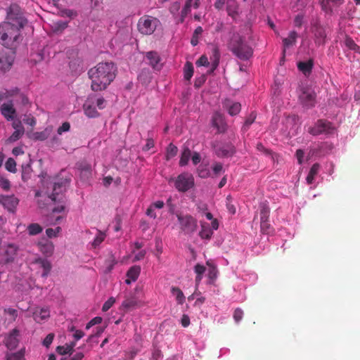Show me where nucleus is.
Segmentation results:
<instances>
[{
  "instance_id": "1",
  "label": "nucleus",
  "mask_w": 360,
  "mask_h": 360,
  "mask_svg": "<svg viewBox=\"0 0 360 360\" xmlns=\"http://www.w3.org/2000/svg\"><path fill=\"white\" fill-rule=\"evenodd\" d=\"M116 67L111 62L99 63L91 68L88 75L91 81V89L94 91L104 90L114 80Z\"/></svg>"
},
{
  "instance_id": "2",
  "label": "nucleus",
  "mask_w": 360,
  "mask_h": 360,
  "mask_svg": "<svg viewBox=\"0 0 360 360\" xmlns=\"http://www.w3.org/2000/svg\"><path fill=\"white\" fill-rule=\"evenodd\" d=\"M27 23L21 14L9 13L7 21L0 25V41L6 46H13L20 36V29Z\"/></svg>"
},
{
  "instance_id": "3",
  "label": "nucleus",
  "mask_w": 360,
  "mask_h": 360,
  "mask_svg": "<svg viewBox=\"0 0 360 360\" xmlns=\"http://www.w3.org/2000/svg\"><path fill=\"white\" fill-rule=\"evenodd\" d=\"M52 193L46 191L49 198L58 203L51 209V212L48 216L47 225H54L58 224L65 217V201L62 193L65 191V187L62 184L54 183L52 186Z\"/></svg>"
},
{
  "instance_id": "4",
  "label": "nucleus",
  "mask_w": 360,
  "mask_h": 360,
  "mask_svg": "<svg viewBox=\"0 0 360 360\" xmlns=\"http://www.w3.org/2000/svg\"><path fill=\"white\" fill-rule=\"evenodd\" d=\"M249 37L239 33L233 34L229 46L233 53L242 60H248L252 55V49L248 45Z\"/></svg>"
},
{
  "instance_id": "5",
  "label": "nucleus",
  "mask_w": 360,
  "mask_h": 360,
  "mask_svg": "<svg viewBox=\"0 0 360 360\" xmlns=\"http://www.w3.org/2000/svg\"><path fill=\"white\" fill-rule=\"evenodd\" d=\"M106 106L105 100L101 96H90L85 101L83 109L84 114L90 118L99 116L98 110H103Z\"/></svg>"
},
{
  "instance_id": "6",
  "label": "nucleus",
  "mask_w": 360,
  "mask_h": 360,
  "mask_svg": "<svg viewBox=\"0 0 360 360\" xmlns=\"http://www.w3.org/2000/svg\"><path fill=\"white\" fill-rule=\"evenodd\" d=\"M159 25V20L150 15L141 17L137 24L139 31L146 35L153 34Z\"/></svg>"
},
{
  "instance_id": "7",
  "label": "nucleus",
  "mask_w": 360,
  "mask_h": 360,
  "mask_svg": "<svg viewBox=\"0 0 360 360\" xmlns=\"http://www.w3.org/2000/svg\"><path fill=\"white\" fill-rule=\"evenodd\" d=\"M299 101L303 108L309 109L316 104V94L313 89L302 86L299 90Z\"/></svg>"
},
{
  "instance_id": "8",
  "label": "nucleus",
  "mask_w": 360,
  "mask_h": 360,
  "mask_svg": "<svg viewBox=\"0 0 360 360\" xmlns=\"http://www.w3.org/2000/svg\"><path fill=\"white\" fill-rule=\"evenodd\" d=\"M19 247L14 243L4 244L0 250V263H12L17 258Z\"/></svg>"
},
{
  "instance_id": "9",
  "label": "nucleus",
  "mask_w": 360,
  "mask_h": 360,
  "mask_svg": "<svg viewBox=\"0 0 360 360\" xmlns=\"http://www.w3.org/2000/svg\"><path fill=\"white\" fill-rule=\"evenodd\" d=\"M194 177L191 174L182 173L175 179V188L180 192H186L194 186Z\"/></svg>"
},
{
  "instance_id": "10",
  "label": "nucleus",
  "mask_w": 360,
  "mask_h": 360,
  "mask_svg": "<svg viewBox=\"0 0 360 360\" xmlns=\"http://www.w3.org/2000/svg\"><path fill=\"white\" fill-rule=\"evenodd\" d=\"M30 264L32 270L37 271L44 278L49 275L51 269L50 262L41 257H37L30 261Z\"/></svg>"
},
{
  "instance_id": "11",
  "label": "nucleus",
  "mask_w": 360,
  "mask_h": 360,
  "mask_svg": "<svg viewBox=\"0 0 360 360\" xmlns=\"http://www.w3.org/2000/svg\"><path fill=\"white\" fill-rule=\"evenodd\" d=\"M177 219L180 224L181 229L186 233H193L197 228V221L192 216L188 214H178Z\"/></svg>"
},
{
  "instance_id": "12",
  "label": "nucleus",
  "mask_w": 360,
  "mask_h": 360,
  "mask_svg": "<svg viewBox=\"0 0 360 360\" xmlns=\"http://www.w3.org/2000/svg\"><path fill=\"white\" fill-rule=\"evenodd\" d=\"M27 311L37 323H42L48 320L50 311L47 307H29Z\"/></svg>"
},
{
  "instance_id": "13",
  "label": "nucleus",
  "mask_w": 360,
  "mask_h": 360,
  "mask_svg": "<svg viewBox=\"0 0 360 360\" xmlns=\"http://www.w3.org/2000/svg\"><path fill=\"white\" fill-rule=\"evenodd\" d=\"M201 229L199 232V236L203 240H210L213 234V231L219 227L217 220H212V224L200 221Z\"/></svg>"
},
{
  "instance_id": "14",
  "label": "nucleus",
  "mask_w": 360,
  "mask_h": 360,
  "mask_svg": "<svg viewBox=\"0 0 360 360\" xmlns=\"http://www.w3.org/2000/svg\"><path fill=\"white\" fill-rule=\"evenodd\" d=\"M334 131V128L330 123L319 120L313 127L309 129V132L313 135H319L321 134H330Z\"/></svg>"
},
{
  "instance_id": "15",
  "label": "nucleus",
  "mask_w": 360,
  "mask_h": 360,
  "mask_svg": "<svg viewBox=\"0 0 360 360\" xmlns=\"http://www.w3.org/2000/svg\"><path fill=\"white\" fill-rule=\"evenodd\" d=\"M19 340L20 330L18 328H13L5 335L4 342L8 349H13L17 347Z\"/></svg>"
},
{
  "instance_id": "16",
  "label": "nucleus",
  "mask_w": 360,
  "mask_h": 360,
  "mask_svg": "<svg viewBox=\"0 0 360 360\" xmlns=\"http://www.w3.org/2000/svg\"><path fill=\"white\" fill-rule=\"evenodd\" d=\"M0 112L8 121L14 120L17 115L13 103L11 101L3 103L0 107Z\"/></svg>"
},
{
  "instance_id": "17",
  "label": "nucleus",
  "mask_w": 360,
  "mask_h": 360,
  "mask_svg": "<svg viewBox=\"0 0 360 360\" xmlns=\"http://www.w3.org/2000/svg\"><path fill=\"white\" fill-rule=\"evenodd\" d=\"M218 54L217 51L214 50V58L211 59V69L210 72H212L218 65ZM210 65V62L208 60V58L206 56H202L197 61L196 65L198 67L205 66L209 67Z\"/></svg>"
},
{
  "instance_id": "18",
  "label": "nucleus",
  "mask_w": 360,
  "mask_h": 360,
  "mask_svg": "<svg viewBox=\"0 0 360 360\" xmlns=\"http://www.w3.org/2000/svg\"><path fill=\"white\" fill-rule=\"evenodd\" d=\"M0 202L8 211L13 212L18 204V199L14 195H4L0 198Z\"/></svg>"
},
{
  "instance_id": "19",
  "label": "nucleus",
  "mask_w": 360,
  "mask_h": 360,
  "mask_svg": "<svg viewBox=\"0 0 360 360\" xmlns=\"http://www.w3.org/2000/svg\"><path fill=\"white\" fill-rule=\"evenodd\" d=\"M53 131V127L49 126L41 131H35L30 133L29 137L34 141H44L47 139Z\"/></svg>"
},
{
  "instance_id": "20",
  "label": "nucleus",
  "mask_w": 360,
  "mask_h": 360,
  "mask_svg": "<svg viewBox=\"0 0 360 360\" xmlns=\"http://www.w3.org/2000/svg\"><path fill=\"white\" fill-rule=\"evenodd\" d=\"M140 272L141 267L139 266H134L131 267L127 273V278L126 279L125 283L129 285L131 282L136 281L139 276Z\"/></svg>"
},
{
  "instance_id": "21",
  "label": "nucleus",
  "mask_w": 360,
  "mask_h": 360,
  "mask_svg": "<svg viewBox=\"0 0 360 360\" xmlns=\"http://www.w3.org/2000/svg\"><path fill=\"white\" fill-rule=\"evenodd\" d=\"M224 108L228 110L229 113L233 116L237 115L240 111V104L231 100H226L224 101Z\"/></svg>"
},
{
  "instance_id": "22",
  "label": "nucleus",
  "mask_w": 360,
  "mask_h": 360,
  "mask_svg": "<svg viewBox=\"0 0 360 360\" xmlns=\"http://www.w3.org/2000/svg\"><path fill=\"white\" fill-rule=\"evenodd\" d=\"M38 248L40 252L46 257L51 256L54 251V245L49 241L39 243Z\"/></svg>"
},
{
  "instance_id": "23",
  "label": "nucleus",
  "mask_w": 360,
  "mask_h": 360,
  "mask_svg": "<svg viewBox=\"0 0 360 360\" xmlns=\"http://www.w3.org/2000/svg\"><path fill=\"white\" fill-rule=\"evenodd\" d=\"M323 10L326 13L332 12L334 7L343 3V0H320Z\"/></svg>"
},
{
  "instance_id": "24",
  "label": "nucleus",
  "mask_w": 360,
  "mask_h": 360,
  "mask_svg": "<svg viewBox=\"0 0 360 360\" xmlns=\"http://www.w3.org/2000/svg\"><path fill=\"white\" fill-rule=\"evenodd\" d=\"M146 58L149 60V64L153 69L159 70L161 68L160 64V57L155 52H148L146 53Z\"/></svg>"
},
{
  "instance_id": "25",
  "label": "nucleus",
  "mask_w": 360,
  "mask_h": 360,
  "mask_svg": "<svg viewBox=\"0 0 360 360\" xmlns=\"http://www.w3.org/2000/svg\"><path fill=\"white\" fill-rule=\"evenodd\" d=\"M212 124L217 129L219 132H222L225 130L226 124L220 113L217 112L212 117Z\"/></svg>"
},
{
  "instance_id": "26",
  "label": "nucleus",
  "mask_w": 360,
  "mask_h": 360,
  "mask_svg": "<svg viewBox=\"0 0 360 360\" xmlns=\"http://www.w3.org/2000/svg\"><path fill=\"white\" fill-rule=\"evenodd\" d=\"M314 32L315 37V43L318 45L323 44L326 36L324 29L321 26H318L315 27Z\"/></svg>"
},
{
  "instance_id": "27",
  "label": "nucleus",
  "mask_w": 360,
  "mask_h": 360,
  "mask_svg": "<svg viewBox=\"0 0 360 360\" xmlns=\"http://www.w3.org/2000/svg\"><path fill=\"white\" fill-rule=\"evenodd\" d=\"M206 264L207 266V269L206 271L207 276L210 279V283H212L217 277V270L216 266L213 264L212 261H207Z\"/></svg>"
},
{
  "instance_id": "28",
  "label": "nucleus",
  "mask_w": 360,
  "mask_h": 360,
  "mask_svg": "<svg viewBox=\"0 0 360 360\" xmlns=\"http://www.w3.org/2000/svg\"><path fill=\"white\" fill-rule=\"evenodd\" d=\"M17 316L18 311L16 309L12 308H6L4 309V318L8 323L14 322Z\"/></svg>"
},
{
  "instance_id": "29",
  "label": "nucleus",
  "mask_w": 360,
  "mask_h": 360,
  "mask_svg": "<svg viewBox=\"0 0 360 360\" xmlns=\"http://www.w3.org/2000/svg\"><path fill=\"white\" fill-rule=\"evenodd\" d=\"M200 0H187L186 4L185 5V7L181 11V21H183V18L187 15V13L189 12L190 8L191 7L194 8H198L200 5Z\"/></svg>"
},
{
  "instance_id": "30",
  "label": "nucleus",
  "mask_w": 360,
  "mask_h": 360,
  "mask_svg": "<svg viewBox=\"0 0 360 360\" xmlns=\"http://www.w3.org/2000/svg\"><path fill=\"white\" fill-rule=\"evenodd\" d=\"M13 62V58L12 56H3L0 58V70L6 71L8 70L12 65Z\"/></svg>"
},
{
  "instance_id": "31",
  "label": "nucleus",
  "mask_w": 360,
  "mask_h": 360,
  "mask_svg": "<svg viewBox=\"0 0 360 360\" xmlns=\"http://www.w3.org/2000/svg\"><path fill=\"white\" fill-rule=\"evenodd\" d=\"M297 34L295 32H290L288 36V37L283 39V46H284V51H285L286 49H288L291 46H292L297 39Z\"/></svg>"
},
{
  "instance_id": "32",
  "label": "nucleus",
  "mask_w": 360,
  "mask_h": 360,
  "mask_svg": "<svg viewBox=\"0 0 360 360\" xmlns=\"http://www.w3.org/2000/svg\"><path fill=\"white\" fill-rule=\"evenodd\" d=\"M215 150L219 156H229L234 152L233 148L231 146H224L221 148H217Z\"/></svg>"
},
{
  "instance_id": "33",
  "label": "nucleus",
  "mask_w": 360,
  "mask_h": 360,
  "mask_svg": "<svg viewBox=\"0 0 360 360\" xmlns=\"http://www.w3.org/2000/svg\"><path fill=\"white\" fill-rule=\"evenodd\" d=\"M195 273L197 274L195 278L196 285H198L202 278L203 274L206 272L207 268L202 265L197 264L194 268Z\"/></svg>"
},
{
  "instance_id": "34",
  "label": "nucleus",
  "mask_w": 360,
  "mask_h": 360,
  "mask_svg": "<svg viewBox=\"0 0 360 360\" xmlns=\"http://www.w3.org/2000/svg\"><path fill=\"white\" fill-rule=\"evenodd\" d=\"M320 166L319 164H314L307 176V182L308 184H311L314 182V178L319 171Z\"/></svg>"
},
{
  "instance_id": "35",
  "label": "nucleus",
  "mask_w": 360,
  "mask_h": 360,
  "mask_svg": "<svg viewBox=\"0 0 360 360\" xmlns=\"http://www.w3.org/2000/svg\"><path fill=\"white\" fill-rule=\"evenodd\" d=\"M172 294L175 297L178 304H182L185 301V297L183 292L178 288L172 287L171 289Z\"/></svg>"
},
{
  "instance_id": "36",
  "label": "nucleus",
  "mask_w": 360,
  "mask_h": 360,
  "mask_svg": "<svg viewBox=\"0 0 360 360\" xmlns=\"http://www.w3.org/2000/svg\"><path fill=\"white\" fill-rule=\"evenodd\" d=\"M68 27V22L58 20L53 22L51 28L54 32H61Z\"/></svg>"
},
{
  "instance_id": "37",
  "label": "nucleus",
  "mask_w": 360,
  "mask_h": 360,
  "mask_svg": "<svg viewBox=\"0 0 360 360\" xmlns=\"http://www.w3.org/2000/svg\"><path fill=\"white\" fill-rule=\"evenodd\" d=\"M198 176L201 178H207L212 176V172L210 171L207 165L202 164L198 168Z\"/></svg>"
},
{
  "instance_id": "38",
  "label": "nucleus",
  "mask_w": 360,
  "mask_h": 360,
  "mask_svg": "<svg viewBox=\"0 0 360 360\" xmlns=\"http://www.w3.org/2000/svg\"><path fill=\"white\" fill-rule=\"evenodd\" d=\"M345 45L350 50H352L356 53H360V46H359L354 40L349 37H346L345 39Z\"/></svg>"
},
{
  "instance_id": "39",
  "label": "nucleus",
  "mask_w": 360,
  "mask_h": 360,
  "mask_svg": "<svg viewBox=\"0 0 360 360\" xmlns=\"http://www.w3.org/2000/svg\"><path fill=\"white\" fill-rule=\"evenodd\" d=\"M138 304L139 300L136 297H131L127 298L124 301H123L122 307L125 309H131L136 307Z\"/></svg>"
},
{
  "instance_id": "40",
  "label": "nucleus",
  "mask_w": 360,
  "mask_h": 360,
  "mask_svg": "<svg viewBox=\"0 0 360 360\" xmlns=\"http://www.w3.org/2000/svg\"><path fill=\"white\" fill-rule=\"evenodd\" d=\"M191 158V151L188 148H185L181 153L179 165L181 166L186 165Z\"/></svg>"
},
{
  "instance_id": "41",
  "label": "nucleus",
  "mask_w": 360,
  "mask_h": 360,
  "mask_svg": "<svg viewBox=\"0 0 360 360\" xmlns=\"http://www.w3.org/2000/svg\"><path fill=\"white\" fill-rule=\"evenodd\" d=\"M312 63L311 61L300 62L298 63L299 70L302 72L305 75H308L311 70Z\"/></svg>"
},
{
  "instance_id": "42",
  "label": "nucleus",
  "mask_w": 360,
  "mask_h": 360,
  "mask_svg": "<svg viewBox=\"0 0 360 360\" xmlns=\"http://www.w3.org/2000/svg\"><path fill=\"white\" fill-rule=\"evenodd\" d=\"M6 360H25V351L21 349L17 352L7 354Z\"/></svg>"
},
{
  "instance_id": "43",
  "label": "nucleus",
  "mask_w": 360,
  "mask_h": 360,
  "mask_svg": "<svg viewBox=\"0 0 360 360\" xmlns=\"http://www.w3.org/2000/svg\"><path fill=\"white\" fill-rule=\"evenodd\" d=\"M75 345V343L66 344L63 346H58L56 349L58 354L64 355L70 353L73 350Z\"/></svg>"
},
{
  "instance_id": "44",
  "label": "nucleus",
  "mask_w": 360,
  "mask_h": 360,
  "mask_svg": "<svg viewBox=\"0 0 360 360\" xmlns=\"http://www.w3.org/2000/svg\"><path fill=\"white\" fill-rule=\"evenodd\" d=\"M27 231L30 235H37L42 231L41 226L38 224H31L27 226Z\"/></svg>"
},
{
  "instance_id": "45",
  "label": "nucleus",
  "mask_w": 360,
  "mask_h": 360,
  "mask_svg": "<svg viewBox=\"0 0 360 360\" xmlns=\"http://www.w3.org/2000/svg\"><path fill=\"white\" fill-rule=\"evenodd\" d=\"M184 78L186 80H190L193 74V68L191 63H186L184 66Z\"/></svg>"
},
{
  "instance_id": "46",
  "label": "nucleus",
  "mask_w": 360,
  "mask_h": 360,
  "mask_svg": "<svg viewBox=\"0 0 360 360\" xmlns=\"http://www.w3.org/2000/svg\"><path fill=\"white\" fill-rule=\"evenodd\" d=\"M227 11L230 15L237 13V4L235 0H227Z\"/></svg>"
},
{
  "instance_id": "47",
  "label": "nucleus",
  "mask_w": 360,
  "mask_h": 360,
  "mask_svg": "<svg viewBox=\"0 0 360 360\" xmlns=\"http://www.w3.org/2000/svg\"><path fill=\"white\" fill-rule=\"evenodd\" d=\"M105 234L101 231H98L94 241L92 242V245L94 248L98 247L105 239Z\"/></svg>"
},
{
  "instance_id": "48",
  "label": "nucleus",
  "mask_w": 360,
  "mask_h": 360,
  "mask_svg": "<svg viewBox=\"0 0 360 360\" xmlns=\"http://www.w3.org/2000/svg\"><path fill=\"white\" fill-rule=\"evenodd\" d=\"M25 130H14L11 136L8 139L10 143L15 142L22 137L24 134Z\"/></svg>"
},
{
  "instance_id": "49",
  "label": "nucleus",
  "mask_w": 360,
  "mask_h": 360,
  "mask_svg": "<svg viewBox=\"0 0 360 360\" xmlns=\"http://www.w3.org/2000/svg\"><path fill=\"white\" fill-rule=\"evenodd\" d=\"M268 216H269V210L266 207H264L261 210V213H260L261 228L262 230L264 229V224H265L266 221H267Z\"/></svg>"
},
{
  "instance_id": "50",
  "label": "nucleus",
  "mask_w": 360,
  "mask_h": 360,
  "mask_svg": "<svg viewBox=\"0 0 360 360\" xmlns=\"http://www.w3.org/2000/svg\"><path fill=\"white\" fill-rule=\"evenodd\" d=\"M6 169L11 172H16V163L12 158H8L5 164Z\"/></svg>"
},
{
  "instance_id": "51",
  "label": "nucleus",
  "mask_w": 360,
  "mask_h": 360,
  "mask_svg": "<svg viewBox=\"0 0 360 360\" xmlns=\"http://www.w3.org/2000/svg\"><path fill=\"white\" fill-rule=\"evenodd\" d=\"M177 148L173 144H170L167 149L166 158L167 160L173 158L176 155Z\"/></svg>"
},
{
  "instance_id": "52",
  "label": "nucleus",
  "mask_w": 360,
  "mask_h": 360,
  "mask_svg": "<svg viewBox=\"0 0 360 360\" xmlns=\"http://www.w3.org/2000/svg\"><path fill=\"white\" fill-rule=\"evenodd\" d=\"M61 231V228L58 226L56 227V229H47L46 230V233L48 237L49 238H53V237H56L58 233L60 232Z\"/></svg>"
},
{
  "instance_id": "53",
  "label": "nucleus",
  "mask_w": 360,
  "mask_h": 360,
  "mask_svg": "<svg viewBox=\"0 0 360 360\" xmlns=\"http://www.w3.org/2000/svg\"><path fill=\"white\" fill-rule=\"evenodd\" d=\"M115 299L113 297H110L103 305L102 311H107L115 304Z\"/></svg>"
},
{
  "instance_id": "54",
  "label": "nucleus",
  "mask_w": 360,
  "mask_h": 360,
  "mask_svg": "<svg viewBox=\"0 0 360 360\" xmlns=\"http://www.w3.org/2000/svg\"><path fill=\"white\" fill-rule=\"evenodd\" d=\"M102 318L100 317V316H96V317H94V319H92L86 326V330H89V328H91L92 326H95V325H97V324H100L101 322H102Z\"/></svg>"
},
{
  "instance_id": "55",
  "label": "nucleus",
  "mask_w": 360,
  "mask_h": 360,
  "mask_svg": "<svg viewBox=\"0 0 360 360\" xmlns=\"http://www.w3.org/2000/svg\"><path fill=\"white\" fill-rule=\"evenodd\" d=\"M70 330L74 332L72 335L76 340H80L84 335V332L80 330H76L74 326H71Z\"/></svg>"
},
{
  "instance_id": "56",
  "label": "nucleus",
  "mask_w": 360,
  "mask_h": 360,
  "mask_svg": "<svg viewBox=\"0 0 360 360\" xmlns=\"http://www.w3.org/2000/svg\"><path fill=\"white\" fill-rule=\"evenodd\" d=\"M212 172H211L212 174L213 173L214 175L217 176V175L220 174L222 172L223 165L221 163L216 162L212 165Z\"/></svg>"
},
{
  "instance_id": "57",
  "label": "nucleus",
  "mask_w": 360,
  "mask_h": 360,
  "mask_svg": "<svg viewBox=\"0 0 360 360\" xmlns=\"http://www.w3.org/2000/svg\"><path fill=\"white\" fill-rule=\"evenodd\" d=\"M70 123L68 122H65L63 123V124L58 128L57 133H58V134L61 135L64 132L68 131L70 130Z\"/></svg>"
},
{
  "instance_id": "58",
  "label": "nucleus",
  "mask_w": 360,
  "mask_h": 360,
  "mask_svg": "<svg viewBox=\"0 0 360 360\" xmlns=\"http://www.w3.org/2000/svg\"><path fill=\"white\" fill-rule=\"evenodd\" d=\"M10 186L11 184L9 181L0 176V187L5 191H8L10 188Z\"/></svg>"
},
{
  "instance_id": "59",
  "label": "nucleus",
  "mask_w": 360,
  "mask_h": 360,
  "mask_svg": "<svg viewBox=\"0 0 360 360\" xmlns=\"http://www.w3.org/2000/svg\"><path fill=\"white\" fill-rule=\"evenodd\" d=\"M53 338L54 334L49 333L43 340V345L48 347L52 343Z\"/></svg>"
},
{
  "instance_id": "60",
  "label": "nucleus",
  "mask_w": 360,
  "mask_h": 360,
  "mask_svg": "<svg viewBox=\"0 0 360 360\" xmlns=\"http://www.w3.org/2000/svg\"><path fill=\"white\" fill-rule=\"evenodd\" d=\"M23 120L26 124H28L31 127H34L37 123L36 119L31 115L27 116L26 117L24 118Z\"/></svg>"
},
{
  "instance_id": "61",
  "label": "nucleus",
  "mask_w": 360,
  "mask_h": 360,
  "mask_svg": "<svg viewBox=\"0 0 360 360\" xmlns=\"http://www.w3.org/2000/svg\"><path fill=\"white\" fill-rule=\"evenodd\" d=\"M191 161L193 165H197L201 160V157L197 152H191Z\"/></svg>"
},
{
  "instance_id": "62",
  "label": "nucleus",
  "mask_w": 360,
  "mask_h": 360,
  "mask_svg": "<svg viewBox=\"0 0 360 360\" xmlns=\"http://www.w3.org/2000/svg\"><path fill=\"white\" fill-rule=\"evenodd\" d=\"M12 121H13L12 127L14 129V130H18V129L25 130L20 120H15L14 118V120H13Z\"/></svg>"
},
{
  "instance_id": "63",
  "label": "nucleus",
  "mask_w": 360,
  "mask_h": 360,
  "mask_svg": "<svg viewBox=\"0 0 360 360\" xmlns=\"http://www.w3.org/2000/svg\"><path fill=\"white\" fill-rule=\"evenodd\" d=\"M243 316V311L240 309H236L234 311L233 318L236 322L240 321Z\"/></svg>"
},
{
  "instance_id": "64",
  "label": "nucleus",
  "mask_w": 360,
  "mask_h": 360,
  "mask_svg": "<svg viewBox=\"0 0 360 360\" xmlns=\"http://www.w3.org/2000/svg\"><path fill=\"white\" fill-rule=\"evenodd\" d=\"M146 252L144 250H140L136 253L135 252H134V261H139V260L143 259L146 255Z\"/></svg>"
}]
</instances>
